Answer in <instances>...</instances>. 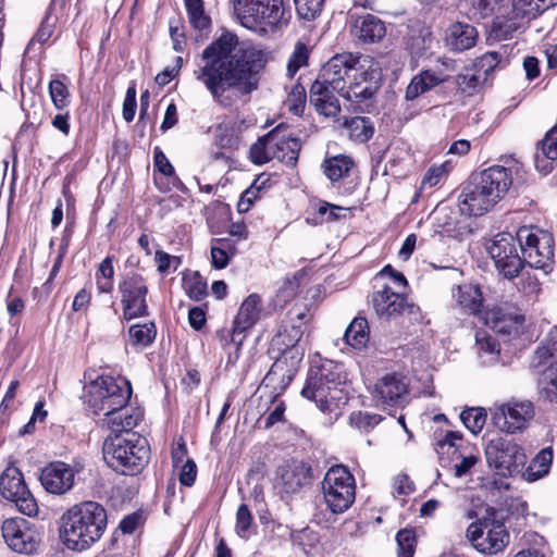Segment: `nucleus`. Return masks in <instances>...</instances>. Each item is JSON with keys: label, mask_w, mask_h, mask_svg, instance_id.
<instances>
[{"label": "nucleus", "mask_w": 557, "mask_h": 557, "mask_svg": "<svg viewBox=\"0 0 557 557\" xmlns=\"http://www.w3.org/2000/svg\"><path fill=\"white\" fill-rule=\"evenodd\" d=\"M201 61L194 71L195 78L215 103L231 108L258 89L257 75L268 58L261 47L226 33L202 51Z\"/></svg>", "instance_id": "nucleus-1"}, {"label": "nucleus", "mask_w": 557, "mask_h": 557, "mask_svg": "<svg viewBox=\"0 0 557 557\" xmlns=\"http://www.w3.org/2000/svg\"><path fill=\"white\" fill-rule=\"evenodd\" d=\"M132 385L125 377L101 375L86 386V404L112 432L132 430L143 419L139 408L127 406Z\"/></svg>", "instance_id": "nucleus-2"}, {"label": "nucleus", "mask_w": 557, "mask_h": 557, "mask_svg": "<svg viewBox=\"0 0 557 557\" xmlns=\"http://www.w3.org/2000/svg\"><path fill=\"white\" fill-rule=\"evenodd\" d=\"M107 527V511L96 502L74 505L61 516L60 537L72 550L82 552L98 542Z\"/></svg>", "instance_id": "nucleus-3"}, {"label": "nucleus", "mask_w": 557, "mask_h": 557, "mask_svg": "<svg viewBox=\"0 0 557 557\" xmlns=\"http://www.w3.org/2000/svg\"><path fill=\"white\" fill-rule=\"evenodd\" d=\"M234 11L240 25L261 36L282 32L292 17L284 0H236Z\"/></svg>", "instance_id": "nucleus-4"}, {"label": "nucleus", "mask_w": 557, "mask_h": 557, "mask_svg": "<svg viewBox=\"0 0 557 557\" xmlns=\"http://www.w3.org/2000/svg\"><path fill=\"white\" fill-rule=\"evenodd\" d=\"M131 430L125 435L108 437L103 443V459L114 471L125 475L139 473L149 461V445L145 437Z\"/></svg>", "instance_id": "nucleus-5"}, {"label": "nucleus", "mask_w": 557, "mask_h": 557, "mask_svg": "<svg viewBox=\"0 0 557 557\" xmlns=\"http://www.w3.org/2000/svg\"><path fill=\"white\" fill-rule=\"evenodd\" d=\"M309 321V312L305 306H294L286 317L282 320L276 334L271 341L272 349H276L281 357L272 364L267 373L264 381L272 382L274 376L284 374L286 355L290 354L294 363H298L302 358V352L296 348L301 339L306 325Z\"/></svg>", "instance_id": "nucleus-6"}, {"label": "nucleus", "mask_w": 557, "mask_h": 557, "mask_svg": "<svg viewBox=\"0 0 557 557\" xmlns=\"http://www.w3.org/2000/svg\"><path fill=\"white\" fill-rule=\"evenodd\" d=\"M344 381L341 366L326 360L319 367L310 368L301 395L313 400L321 411H326L336 398L333 393Z\"/></svg>", "instance_id": "nucleus-7"}, {"label": "nucleus", "mask_w": 557, "mask_h": 557, "mask_svg": "<svg viewBox=\"0 0 557 557\" xmlns=\"http://www.w3.org/2000/svg\"><path fill=\"white\" fill-rule=\"evenodd\" d=\"M523 264L548 273L554 265V238L550 233L522 226L517 232Z\"/></svg>", "instance_id": "nucleus-8"}, {"label": "nucleus", "mask_w": 557, "mask_h": 557, "mask_svg": "<svg viewBox=\"0 0 557 557\" xmlns=\"http://www.w3.org/2000/svg\"><path fill=\"white\" fill-rule=\"evenodd\" d=\"M323 498L333 513L348 510L356 498V481L349 470L336 465L331 467L322 481Z\"/></svg>", "instance_id": "nucleus-9"}, {"label": "nucleus", "mask_w": 557, "mask_h": 557, "mask_svg": "<svg viewBox=\"0 0 557 557\" xmlns=\"http://www.w3.org/2000/svg\"><path fill=\"white\" fill-rule=\"evenodd\" d=\"M517 236L510 233H498L487 244L486 250L494 261L495 268L504 277L511 280L523 269V261L517 249Z\"/></svg>", "instance_id": "nucleus-10"}, {"label": "nucleus", "mask_w": 557, "mask_h": 557, "mask_svg": "<svg viewBox=\"0 0 557 557\" xmlns=\"http://www.w3.org/2000/svg\"><path fill=\"white\" fill-rule=\"evenodd\" d=\"M485 456L488 466L504 476L518 473L527 461L522 447L504 437L491 440L486 445Z\"/></svg>", "instance_id": "nucleus-11"}, {"label": "nucleus", "mask_w": 557, "mask_h": 557, "mask_svg": "<svg viewBox=\"0 0 557 557\" xmlns=\"http://www.w3.org/2000/svg\"><path fill=\"white\" fill-rule=\"evenodd\" d=\"M534 406L529 400H510L495 405L493 424L502 432L515 434L524 430L534 418Z\"/></svg>", "instance_id": "nucleus-12"}, {"label": "nucleus", "mask_w": 557, "mask_h": 557, "mask_svg": "<svg viewBox=\"0 0 557 557\" xmlns=\"http://www.w3.org/2000/svg\"><path fill=\"white\" fill-rule=\"evenodd\" d=\"M123 319L126 321L146 317L148 314L147 294L148 286L143 275L128 273L119 284Z\"/></svg>", "instance_id": "nucleus-13"}, {"label": "nucleus", "mask_w": 557, "mask_h": 557, "mask_svg": "<svg viewBox=\"0 0 557 557\" xmlns=\"http://www.w3.org/2000/svg\"><path fill=\"white\" fill-rule=\"evenodd\" d=\"M372 400L382 409L404 407L408 403L409 383L398 372L381 376L371 388Z\"/></svg>", "instance_id": "nucleus-14"}, {"label": "nucleus", "mask_w": 557, "mask_h": 557, "mask_svg": "<svg viewBox=\"0 0 557 557\" xmlns=\"http://www.w3.org/2000/svg\"><path fill=\"white\" fill-rule=\"evenodd\" d=\"M1 495L15 504L17 510L28 517L38 512V505L27 488L22 472L15 467L7 468L0 476Z\"/></svg>", "instance_id": "nucleus-15"}, {"label": "nucleus", "mask_w": 557, "mask_h": 557, "mask_svg": "<svg viewBox=\"0 0 557 557\" xmlns=\"http://www.w3.org/2000/svg\"><path fill=\"white\" fill-rule=\"evenodd\" d=\"M1 530L9 548L18 554L35 553L41 542L38 528L23 518L7 519Z\"/></svg>", "instance_id": "nucleus-16"}, {"label": "nucleus", "mask_w": 557, "mask_h": 557, "mask_svg": "<svg viewBox=\"0 0 557 557\" xmlns=\"http://www.w3.org/2000/svg\"><path fill=\"white\" fill-rule=\"evenodd\" d=\"M371 304L375 314L384 321L396 320L404 314H414L418 310L416 305L408 302L404 294L395 292L386 284L372 293Z\"/></svg>", "instance_id": "nucleus-17"}, {"label": "nucleus", "mask_w": 557, "mask_h": 557, "mask_svg": "<svg viewBox=\"0 0 557 557\" xmlns=\"http://www.w3.org/2000/svg\"><path fill=\"white\" fill-rule=\"evenodd\" d=\"M311 476V467L302 460H288L277 467L274 487L282 495L298 493Z\"/></svg>", "instance_id": "nucleus-18"}, {"label": "nucleus", "mask_w": 557, "mask_h": 557, "mask_svg": "<svg viewBox=\"0 0 557 557\" xmlns=\"http://www.w3.org/2000/svg\"><path fill=\"white\" fill-rule=\"evenodd\" d=\"M358 67V59L350 53L336 54L321 69L318 76L321 82L329 84L339 95Z\"/></svg>", "instance_id": "nucleus-19"}, {"label": "nucleus", "mask_w": 557, "mask_h": 557, "mask_svg": "<svg viewBox=\"0 0 557 557\" xmlns=\"http://www.w3.org/2000/svg\"><path fill=\"white\" fill-rule=\"evenodd\" d=\"M262 315L261 297L257 294H250L242 302L230 333V343L236 346V350H239L243 345L246 338V332L250 330Z\"/></svg>", "instance_id": "nucleus-20"}, {"label": "nucleus", "mask_w": 557, "mask_h": 557, "mask_svg": "<svg viewBox=\"0 0 557 557\" xmlns=\"http://www.w3.org/2000/svg\"><path fill=\"white\" fill-rule=\"evenodd\" d=\"M497 202L480 182H470L458 197V206L462 214L481 216L490 211Z\"/></svg>", "instance_id": "nucleus-21"}, {"label": "nucleus", "mask_w": 557, "mask_h": 557, "mask_svg": "<svg viewBox=\"0 0 557 557\" xmlns=\"http://www.w3.org/2000/svg\"><path fill=\"white\" fill-rule=\"evenodd\" d=\"M75 470L62 461L51 462L41 470L40 482L44 488L55 495L67 493L74 486Z\"/></svg>", "instance_id": "nucleus-22"}, {"label": "nucleus", "mask_w": 557, "mask_h": 557, "mask_svg": "<svg viewBox=\"0 0 557 557\" xmlns=\"http://www.w3.org/2000/svg\"><path fill=\"white\" fill-rule=\"evenodd\" d=\"M523 322V315L509 307H497L486 314V324L502 335H518Z\"/></svg>", "instance_id": "nucleus-23"}, {"label": "nucleus", "mask_w": 557, "mask_h": 557, "mask_svg": "<svg viewBox=\"0 0 557 557\" xmlns=\"http://www.w3.org/2000/svg\"><path fill=\"white\" fill-rule=\"evenodd\" d=\"M377 89L379 86L376 81H373L372 73L358 66L346 85L345 90L339 96L355 103H361L372 98Z\"/></svg>", "instance_id": "nucleus-24"}, {"label": "nucleus", "mask_w": 557, "mask_h": 557, "mask_svg": "<svg viewBox=\"0 0 557 557\" xmlns=\"http://www.w3.org/2000/svg\"><path fill=\"white\" fill-rule=\"evenodd\" d=\"M479 182L487 191H491V196L498 202L512 184L511 171L500 165L490 166L481 172Z\"/></svg>", "instance_id": "nucleus-25"}, {"label": "nucleus", "mask_w": 557, "mask_h": 557, "mask_svg": "<svg viewBox=\"0 0 557 557\" xmlns=\"http://www.w3.org/2000/svg\"><path fill=\"white\" fill-rule=\"evenodd\" d=\"M334 91L329 84H324L321 79L317 78L310 88V103L315 108L317 112L327 116L334 117L341 112L339 101L334 95Z\"/></svg>", "instance_id": "nucleus-26"}, {"label": "nucleus", "mask_w": 557, "mask_h": 557, "mask_svg": "<svg viewBox=\"0 0 557 557\" xmlns=\"http://www.w3.org/2000/svg\"><path fill=\"white\" fill-rule=\"evenodd\" d=\"M478 37L479 34L474 26L462 22H455L446 29L445 44L451 51L462 52L474 47Z\"/></svg>", "instance_id": "nucleus-27"}, {"label": "nucleus", "mask_w": 557, "mask_h": 557, "mask_svg": "<svg viewBox=\"0 0 557 557\" xmlns=\"http://www.w3.org/2000/svg\"><path fill=\"white\" fill-rule=\"evenodd\" d=\"M270 135H273V159H277L288 166H294L297 163L300 141L299 139L282 134V126H276L270 131Z\"/></svg>", "instance_id": "nucleus-28"}, {"label": "nucleus", "mask_w": 557, "mask_h": 557, "mask_svg": "<svg viewBox=\"0 0 557 557\" xmlns=\"http://www.w3.org/2000/svg\"><path fill=\"white\" fill-rule=\"evenodd\" d=\"M484 539L476 544V549L486 554L502 552L509 542V533L504 523L499 521H485Z\"/></svg>", "instance_id": "nucleus-29"}, {"label": "nucleus", "mask_w": 557, "mask_h": 557, "mask_svg": "<svg viewBox=\"0 0 557 557\" xmlns=\"http://www.w3.org/2000/svg\"><path fill=\"white\" fill-rule=\"evenodd\" d=\"M354 35L364 42H375L386 34L384 23L376 16L367 14L359 16L352 26Z\"/></svg>", "instance_id": "nucleus-30"}, {"label": "nucleus", "mask_w": 557, "mask_h": 557, "mask_svg": "<svg viewBox=\"0 0 557 557\" xmlns=\"http://www.w3.org/2000/svg\"><path fill=\"white\" fill-rule=\"evenodd\" d=\"M446 81V75L435 73L431 70L421 72L416 75L408 85L405 98L408 101L417 99L420 95L426 92L431 88Z\"/></svg>", "instance_id": "nucleus-31"}, {"label": "nucleus", "mask_w": 557, "mask_h": 557, "mask_svg": "<svg viewBox=\"0 0 557 557\" xmlns=\"http://www.w3.org/2000/svg\"><path fill=\"white\" fill-rule=\"evenodd\" d=\"M453 296L465 312L474 314L480 311L483 297L478 286L471 284L457 286L453 292Z\"/></svg>", "instance_id": "nucleus-32"}, {"label": "nucleus", "mask_w": 557, "mask_h": 557, "mask_svg": "<svg viewBox=\"0 0 557 557\" xmlns=\"http://www.w3.org/2000/svg\"><path fill=\"white\" fill-rule=\"evenodd\" d=\"M553 462L552 447H545L532 459L529 467L523 472V478L528 482H535L548 474Z\"/></svg>", "instance_id": "nucleus-33"}, {"label": "nucleus", "mask_w": 557, "mask_h": 557, "mask_svg": "<svg viewBox=\"0 0 557 557\" xmlns=\"http://www.w3.org/2000/svg\"><path fill=\"white\" fill-rule=\"evenodd\" d=\"M475 345L483 364L490 366L498 360L500 352L499 344L486 331L478 330L475 332Z\"/></svg>", "instance_id": "nucleus-34"}, {"label": "nucleus", "mask_w": 557, "mask_h": 557, "mask_svg": "<svg viewBox=\"0 0 557 557\" xmlns=\"http://www.w3.org/2000/svg\"><path fill=\"white\" fill-rule=\"evenodd\" d=\"M521 27L522 22L515 14L513 16H497L491 25L490 37L494 40L511 39Z\"/></svg>", "instance_id": "nucleus-35"}, {"label": "nucleus", "mask_w": 557, "mask_h": 557, "mask_svg": "<svg viewBox=\"0 0 557 557\" xmlns=\"http://www.w3.org/2000/svg\"><path fill=\"white\" fill-rule=\"evenodd\" d=\"M354 161L344 154L334 156L323 161L322 168L325 176L331 182H338L348 176Z\"/></svg>", "instance_id": "nucleus-36"}, {"label": "nucleus", "mask_w": 557, "mask_h": 557, "mask_svg": "<svg viewBox=\"0 0 557 557\" xmlns=\"http://www.w3.org/2000/svg\"><path fill=\"white\" fill-rule=\"evenodd\" d=\"M344 338L355 349L366 347L369 342V324L366 318H355L346 329Z\"/></svg>", "instance_id": "nucleus-37"}, {"label": "nucleus", "mask_w": 557, "mask_h": 557, "mask_svg": "<svg viewBox=\"0 0 557 557\" xmlns=\"http://www.w3.org/2000/svg\"><path fill=\"white\" fill-rule=\"evenodd\" d=\"M184 3L191 27L200 33L208 32L211 27V18L205 11L203 1L185 0Z\"/></svg>", "instance_id": "nucleus-38"}, {"label": "nucleus", "mask_w": 557, "mask_h": 557, "mask_svg": "<svg viewBox=\"0 0 557 557\" xmlns=\"http://www.w3.org/2000/svg\"><path fill=\"white\" fill-rule=\"evenodd\" d=\"M344 126L348 131L349 137L358 143L368 141L374 133L370 119L364 116H354L346 120Z\"/></svg>", "instance_id": "nucleus-39"}, {"label": "nucleus", "mask_w": 557, "mask_h": 557, "mask_svg": "<svg viewBox=\"0 0 557 557\" xmlns=\"http://www.w3.org/2000/svg\"><path fill=\"white\" fill-rule=\"evenodd\" d=\"M66 79L65 75L58 76L51 79L48 86L51 101L59 111H64L70 104L71 94L65 83Z\"/></svg>", "instance_id": "nucleus-40"}, {"label": "nucleus", "mask_w": 557, "mask_h": 557, "mask_svg": "<svg viewBox=\"0 0 557 557\" xmlns=\"http://www.w3.org/2000/svg\"><path fill=\"white\" fill-rule=\"evenodd\" d=\"M273 135L270 132L250 147V159L255 164H264L273 159Z\"/></svg>", "instance_id": "nucleus-41"}, {"label": "nucleus", "mask_w": 557, "mask_h": 557, "mask_svg": "<svg viewBox=\"0 0 557 557\" xmlns=\"http://www.w3.org/2000/svg\"><path fill=\"white\" fill-rule=\"evenodd\" d=\"M548 7L543 0H512V14L523 18H534Z\"/></svg>", "instance_id": "nucleus-42"}, {"label": "nucleus", "mask_w": 557, "mask_h": 557, "mask_svg": "<svg viewBox=\"0 0 557 557\" xmlns=\"http://www.w3.org/2000/svg\"><path fill=\"white\" fill-rule=\"evenodd\" d=\"M129 337L133 345L148 346L156 338V325L150 323L134 324L128 330Z\"/></svg>", "instance_id": "nucleus-43"}, {"label": "nucleus", "mask_w": 557, "mask_h": 557, "mask_svg": "<svg viewBox=\"0 0 557 557\" xmlns=\"http://www.w3.org/2000/svg\"><path fill=\"white\" fill-rule=\"evenodd\" d=\"M397 557H413L416 549V533L412 529H401L396 534Z\"/></svg>", "instance_id": "nucleus-44"}, {"label": "nucleus", "mask_w": 557, "mask_h": 557, "mask_svg": "<svg viewBox=\"0 0 557 557\" xmlns=\"http://www.w3.org/2000/svg\"><path fill=\"white\" fill-rule=\"evenodd\" d=\"M460 420L471 433L478 434L485 424L486 413L482 408H470L460 413Z\"/></svg>", "instance_id": "nucleus-45"}, {"label": "nucleus", "mask_w": 557, "mask_h": 557, "mask_svg": "<svg viewBox=\"0 0 557 557\" xmlns=\"http://www.w3.org/2000/svg\"><path fill=\"white\" fill-rule=\"evenodd\" d=\"M231 242L227 238H216L211 247L212 265L215 269H224L230 261L228 250Z\"/></svg>", "instance_id": "nucleus-46"}, {"label": "nucleus", "mask_w": 557, "mask_h": 557, "mask_svg": "<svg viewBox=\"0 0 557 557\" xmlns=\"http://www.w3.org/2000/svg\"><path fill=\"white\" fill-rule=\"evenodd\" d=\"M504 61L503 54L497 51H488L480 57L475 62L476 72L483 74L485 81L490 73H492Z\"/></svg>", "instance_id": "nucleus-47"}, {"label": "nucleus", "mask_w": 557, "mask_h": 557, "mask_svg": "<svg viewBox=\"0 0 557 557\" xmlns=\"http://www.w3.org/2000/svg\"><path fill=\"white\" fill-rule=\"evenodd\" d=\"M294 3L300 18L312 21L321 13L324 0H294Z\"/></svg>", "instance_id": "nucleus-48"}, {"label": "nucleus", "mask_w": 557, "mask_h": 557, "mask_svg": "<svg viewBox=\"0 0 557 557\" xmlns=\"http://www.w3.org/2000/svg\"><path fill=\"white\" fill-rule=\"evenodd\" d=\"M308 63V48L304 42L298 41L287 63V74L293 77L297 71Z\"/></svg>", "instance_id": "nucleus-49"}, {"label": "nucleus", "mask_w": 557, "mask_h": 557, "mask_svg": "<svg viewBox=\"0 0 557 557\" xmlns=\"http://www.w3.org/2000/svg\"><path fill=\"white\" fill-rule=\"evenodd\" d=\"M541 384L546 397L550 401L557 403V361L543 371Z\"/></svg>", "instance_id": "nucleus-50"}, {"label": "nucleus", "mask_w": 557, "mask_h": 557, "mask_svg": "<svg viewBox=\"0 0 557 557\" xmlns=\"http://www.w3.org/2000/svg\"><path fill=\"white\" fill-rule=\"evenodd\" d=\"M483 81L481 74L467 72L457 76V86L462 94L471 96L481 88Z\"/></svg>", "instance_id": "nucleus-51"}, {"label": "nucleus", "mask_w": 557, "mask_h": 557, "mask_svg": "<svg viewBox=\"0 0 557 557\" xmlns=\"http://www.w3.org/2000/svg\"><path fill=\"white\" fill-rule=\"evenodd\" d=\"M382 420V417L376 413L370 412H352L350 414L349 421L350 424L362 432H369L375 425H377Z\"/></svg>", "instance_id": "nucleus-52"}, {"label": "nucleus", "mask_w": 557, "mask_h": 557, "mask_svg": "<svg viewBox=\"0 0 557 557\" xmlns=\"http://www.w3.org/2000/svg\"><path fill=\"white\" fill-rule=\"evenodd\" d=\"M184 288L189 298L200 301L207 296V284L198 274L184 280Z\"/></svg>", "instance_id": "nucleus-53"}, {"label": "nucleus", "mask_w": 557, "mask_h": 557, "mask_svg": "<svg viewBox=\"0 0 557 557\" xmlns=\"http://www.w3.org/2000/svg\"><path fill=\"white\" fill-rule=\"evenodd\" d=\"M433 37L430 32L422 30L417 36H412L409 41V48L414 55H422L432 48Z\"/></svg>", "instance_id": "nucleus-54"}, {"label": "nucleus", "mask_w": 557, "mask_h": 557, "mask_svg": "<svg viewBox=\"0 0 557 557\" xmlns=\"http://www.w3.org/2000/svg\"><path fill=\"white\" fill-rule=\"evenodd\" d=\"M252 523V515L247 505L242 504L236 512V533L243 537H248V532Z\"/></svg>", "instance_id": "nucleus-55"}, {"label": "nucleus", "mask_w": 557, "mask_h": 557, "mask_svg": "<svg viewBox=\"0 0 557 557\" xmlns=\"http://www.w3.org/2000/svg\"><path fill=\"white\" fill-rule=\"evenodd\" d=\"M448 171L449 164L447 162L431 166L422 180V186L432 188L438 185Z\"/></svg>", "instance_id": "nucleus-56"}, {"label": "nucleus", "mask_w": 557, "mask_h": 557, "mask_svg": "<svg viewBox=\"0 0 557 557\" xmlns=\"http://www.w3.org/2000/svg\"><path fill=\"white\" fill-rule=\"evenodd\" d=\"M542 153L549 160L557 159V126L548 131L544 139L539 144Z\"/></svg>", "instance_id": "nucleus-57"}, {"label": "nucleus", "mask_w": 557, "mask_h": 557, "mask_svg": "<svg viewBox=\"0 0 557 557\" xmlns=\"http://www.w3.org/2000/svg\"><path fill=\"white\" fill-rule=\"evenodd\" d=\"M504 0H471L473 15L480 18L491 15Z\"/></svg>", "instance_id": "nucleus-58"}, {"label": "nucleus", "mask_w": 557, "mask_h": 557, "mask_svg": "<svg viewBox=\"0 0 557 557\" xmlns=\"http://www.w3.org/2000/svg\"><path fill=\"white\" fill-rule=\"evenodd\" d=\"M154 261L158 264V271L162 274H165L170 271L173 265V271H175L181 264V258L171 256L162 250H157L154 255Z\"/></svg>", "instance_id": "nucleus-59"}, {"label": "nucleus", "mask_w": 557, "mask_h": 557, "mask_svg": "<svg viewBox=\"0 0 557 557\" xmlns=\"http://www.w3.org/2000/svg\"><path fill=\"white\" fill-rule=\"evenodd\" d=\"M136 89L135 86H129L126 90L123 101V119L129 123L134 120L136 113Z\"/></svg>", "instance_id": "nucleus-60"}, {"label": "nucleus", "mask_w": 557, "mask_h": 557, "mask_svg": "<svg viewBox=\"0 0 557 557\" xmlns=\"http://www.w3.org/2000/svg\"><path fill=\"white\" fill-rule=\"evenodd\" d=\"M55 24V18L52 20L49 11L42 20L38 30L36 32L33 40H37L40 44L46 42L52 35Z\"/></svg>", "instance_id": "nucleus-61"}, {"label": "nucleus", "mask_w": 557, "mask_h": 557, "mask_svg": "<svg viewBox=\"0 0 557 557\" xmlns=\"http://www.w3.org/2000/svg\"><path fill=\"white\" fill-rule=\"evenodd\" d=\"M197 476V467L191 459H187L180 472V482L182 485L191 486L195 483Z\"/></svg>", "instance_id": "nucleus-62"}, {"label": "nucleus", "mask_w": 557, "mask_h": 557, "mask_svg": "<svg viewBox=\"0 0 557 557\" xmlns=\"http://www.w3.org/2000/svg\"><path fill=\"white\" fill-rule=\"evenodd\" d=\"M288 100L293 101L292 110L296 114L302 112L304 106H305V101H306V90H305V87L299 85V84L295 85L293 87L289 96H288Z\"/></svg>", "instance_id": "nucleus-63"}, {"label": "nucleus", "mask_w": 557, "mask_h": 557, "mask_svg": "<svg viewBox=\"0 0 557 557\" xmlns=\"http://www.w3.org/2000/svg\"><path fill=\"white\" fill-rule=\"evenodd\" d=\"M339 211H347V209L325 201L321 202L318 209L319 215L322 218L326 215L325 221L327 222L339 220L342 218Z\"/></svg>", "instance_id": "nucleus-64"}]
</instances>
